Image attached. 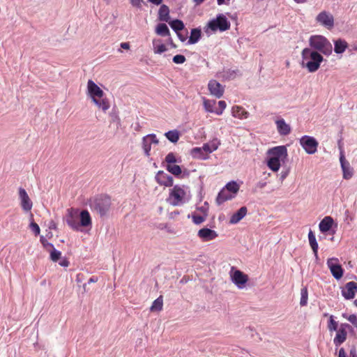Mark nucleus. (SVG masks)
Listing matches in <instances>:
<instances>
[{
    "instance_id": "nucleus-1",
    "label": "nucleus",
    "mask_w": 357,
    "mask_h": 357,
    "mask_svg": "<svg viewBox=\"0 0 357 357\" xmlns=\"http://www.w3.org/2000/svg\"><path fill=\"white\" fill-rule=\"evenodd\" d=\"M301 66L306 68L310 73L316 72L324 60V57L319 52L311 48H304L301 52Z\"/></svg>"
},
{
    "instance_id": "nucleus-2",
    "label": "nucleus",
    "mask_w": 357,
    "mask_h": 357,
    "mask_svg": "<svg viewBox=\"0 0 357 357\" xmlns=\"http://www.w3.org/2000/svg\"><path fill=\"white\" fill-rule=\"evenodd\" d=\"M268 159L267 166L273 172H278L288 156L287 149L285 146H278L268 151Z\"/></svg>"
},
{
    "instance_id": "nucleus-3",
    "label": "nucleus",
    "mask_w": 357,
    "mask_h": 357,
    "mask_svg": "<svg viewBox=\"0 0 357 357\" xmlns=\"http://www.w3.org/2000/svg\"><path fill=\"white\" fill-rule=\"evenodd\" d=\"M189 188L185 185H175L169 190L167 201L172 206H181L189 199Z\"/></svg>"
},
{
    "instance_id": "nucleus-4",
    "label": "nucleus",
    "mask_w": 357,
    "mask_h": 357,
    "mask_svg": "<svg viewBox=\"0 0 357 357\" xmlns=\"http://www.w3.org/2000/svg\"><path fill=\"white\" fill-rule=\"evenodd\" d=\"M309 44L311 48L325 55H329L332 53L333 47L331 43L323 36H312L309 39Z\"/></svg>"
},
{
    "instance_id": "nucleus-5",
    "label": "nucleus",
    "mask_w": 357,
    "mask_h": 357,
    "mask_svg": "<svg viewBox=\"0 0 357 357\" xmlns=\"http://www.w3.org/2000/svg\"><path fill=\"white\" fill-rule=\"evenodd\" d=\"M111 199L107 196L101 195L90 202L91 209L103 217L107 214L111 207Z\"/></svg>"
},
{
    "instance_id": "nucleus-6",
    "label": "nucleus",
    "mask_w": 357,
    "mask_h": 357,
    "mask_svg": "<svg viewBox=\"0 0 357 357\" xmlns=\"http://www.w3.org/2000/svg\"><path fill=\"white\" fill-rule=\"evenodd\" d=\"M230 26V22L222 14L218 15L215 19H213L208 23V28L213 32L218 30L220 31H227L229 29Z\"/></svg>"
},
{
    "instance_id": "nucleus-7",
    "label": "nucleus",
    "mask_w": 357,
    "mask_h": 357,
    "mask_svg": "<svg viewBox=\"0 0 357 357\" xmlns=\"http://www.w3.org/2000/svg\"><path fill=\"white\" fill-rule=\"evenodd\" d=\"M300 144L308 154H314L317 151L318 142L312 137L304 135L300 139Z\"/></svg>"
},
{
    "instance_id": "nucleus-8",
    "label": "nucleus",
    "mask_w": 357,
    "mask_h": 357,
    "mask_svg": "<svg viewBox=\"0 0 357 357\" xmlns=\"http://www.w3.org/2000/svg\"><path fill=\"white\" fill-rule=\"evenodd\" d=\"M230 277L231 281L238 287L239 289L245 287V284L248 281V275L245 274L239 270H236L234 266L231 267L230 271Z\"/></svg>"
},
{
    "instance_id": "nucleus-9",
    "label": "nucleus",
    "mask_w": 357,
    "mask_h": 357,
    "mask_svg": "<svg viewBox=\"0 0 357 357\" xmlns=\"http://www.w3.org/2000/svg\"><path fill=\"white\" fill-rule=\"evenodd\" d=\"M316 22L328 30H331L334 26L333 15L326 10L321 11L317 15Z\"/></svg>"
},
{
    "instance_id": "nucleus-10",
    "label": "nucleus",
    "mask_w": 357,
    "mask_h": 357,
    "mask_svg": "<svg viewBox=\"0 0 357 357\" xmlns=\"http://www.w3.org/2000/svg\"><path fill=\"white\" fill-rule=\"evenodd\" d=\"M218 142H212L210 144H204L202 147H195L192 150V155L194 158L203 159L204 158L202 156V151H205L206 153H212L213 151L217 150L218 148Z\"/></svg>"
},
{
    "instance_id": "nucleus-11",
    "label": "nucleus",
    "mask_w": 357,
    "mask_h": 357,
    "mask_svg": "<svg viewBox=\"0 0 357 357\" xmlns=\"http://www.w3.org/2000/svg\"><path fill=\"white\" fill-rule=\"evenodd\" d=\"M327 266L330 269L331 274L335 279L340 280L342 278L344 271L342 266L340 264L339 259L337 258L333 257L328 259L327 260Z\"/></svg>"
},
{
    "instance_id": "nucleus-12",
    "label": "nucleus",
    "mask_w": 357,
    "mask_h": 357,
    "mask_svg": "<svg viewBox=\"0 0 357 357\" xmlns=\"http://www.w3.org/2000/svg\"><path fill=\"white\" fill-rule=\"evenodd\" d=\"M67 211L66 220L68 225L73 230L78 231L79 229V223L77 221L79 218L78 210L70 208Z\"/></svg>"
},
{
    "instance_id": "nucleus-13",
    "label": "nucleus",
    "mask_w": 357,
    "mask_h": 357,
    "mask_svg": "<svg viewBox=\"0 0 357 357\" xmlns=\"http://www.w3.org/2000/svg\"><path fill=\"white\" fill-rule=\"evenodd\" d=\"M350 328L351 326L349 324L344 323L340 324L339 328L336 331L337 333L333 339V342L335 346L338 347L345 342L347 337V330Z\"/></svg>"
},
{
    "instance_id": "nucleus-14",
    "label": "nucleus",
    "mask_w": 357,
    "mask_h": 357,
    "mask_svg": "<svg viewBox=\"0 0 357 357\" xmlns=\"http://www.w3.org/2000/svg\"><path fill=\"white\" fill-rule=\"evenodd\" d=\"M19 197L20 199L21 207L25 212L30 211L33 206V203L29 198L26 191L22 188H19Z\"/></svg>"
},
{
    "instance_id": "nucleus-15",
    "label": "nucleus",
    "mask_w": 357,
    "mask_h": 357,
    "mask_svg": "<svg viewBox=\"0 0 357 357\" xmlns=\"http://www.w3.org/2000/svg\"><path fill=\"white\" fill-rule=\"evenodd\" d=\"M155 181L160 185L172 187L174 185L173 177L163 171H159L155 175Z\"/></svg>"
},
{
    "instance_id": "nucleus-16",
    "label": "nucleus",
    "mask_w": 357,
    "mask_h": 357,
    "mask_svg": "<svg viewBox=\"0 0 357 357\" xmlns=\"http://www.w3.org/2000/svg\"><path fill=\"white\" fill-rule=\"evenodd\" d=\"M87 92L91 98H102L105 95L103 91L91 79L87 82Z\"/></svg>"
},
{
    "instance_id": "nucleus-17",
    "label": "nucleus",
    "mask_w": 357,
    "mask_h": 357,
    "mask_svg": "<svg viewBox=\"0 0 357 357\" xmlns=\"http://www.w3.org/2000/svg\"><path fill=\"white\" fill-rule=\"evenodd\" d=\"M197 236L203 241H210L218 236L217 231L208 228H202L197 232Z\"/></svg>"
},
{
    "instance_id": "nucleus-18",
    "label": "nucleus",
    "mask_w": 357,
    "mask_h": 357,
    "mask_svg": "<svg viewBox=\"0 0 357 357\" xmlns=\"http://www.w3.org/2000/svg\"><path fill=\"white\" fill-rule=\"evenodd\" d=\"M357 291V283L355 282H347L342 290V294L346 299H352Z\"/></svg>"
},
{
    "instance_id": "nucleus-19",
    "label": "nucleus",
    "mask_w": 357,
    "mask_h": 357,
    "mask_svg": "<svg viewBox=\"0 0 357 357\" xmlns=\"http://www.w3.org/2000/svg\"><path fill=\"white\" fill-rule=\"evenodd\" d=\"M210 93L218 98L222 96L224 93V87L216 80H211L208 84Z\"/></svg>"
},
{
    "instance_id": "nucleus-20",
    "label": "nucleus",
    "mask_w": 357,
    "mask_h": 357,
    "mask_svg": "<svg viewBox=\"0 0 357 357\" xmlns=\"http://www.w3.org/2000/svg\"><path fill=\"white\" fill-rule=\"evenodd\" d=\"M277 129L280 135H287L291 132V127L286 123L284 119H279L275 121Z\"/></svg>"
},
{
    "instance_id": "nucleus-21",
    "label": "nucleus",
    "mask_w": 357,
    "mask_h": 357,
    "mask_svg": "<svg viewBox=\"0 0 357 357\" xmlns=\"http://www.w3.org/2000/svg\"><path fill=\"white\" fill-rule=\"evenodd\" d=\"M248 209L245 206L240 208L230 218L229 222L231 224H236L241 220L247 214Z\"/></svg>"
},
{
    "instance_id": "nucleus-22",
    "label": "nucleus",
    "mask_w": 357,
    "mask_h": 357,
    "mask_svg": "<svg viewBox=\"0 0 357 357\" xmlns=\"http://www.w3.org/2000/svg\"><path fill=\"white\" fill-rule=\"evenodd\" d=\"M93 102L99 108L101 109L103 112H106L110 107V104L107 98H91Z\"/></svg>"
},
{
    "instance_id": "nucleus-23",
    "label": "nucleus",
    "mask_w": 357,
    "mask_h": 357,
    "mask_svg": "<svg viewBox=\"0 0 357 357\" xmlns=\"http://www.w3.org/2000/svg\"><path fill=\"white\" fill-rule=\"evenodd\" d=\"M333 224V219L331 216H326L319 222V230L322 233L327 232L329 231Z\"/></svg>"
},
{
    "instance_id": "nucleus-24",
    "label": "nucleus",
    "mask_w": 357,
    "mask_h": 357,
    "mask_svg": "<svg viewBox=\"0 0 357 357\" xmlns=\"http://www.w3.org/2000/svg\"><path fill=\"white\" fill-rule=\"evenodd\" d=\"M233 116L240 119H245L249 116V112L241 106H234L231 109Z\"/></svg>"
},
{
    "instance_id": "nucleus-25",
    "label": "nucleus",
    "mask_w": 357,
    "mask_h": 357,
    "mask_svg": "<svg viewBox=\"0 0 357 357\" xmlns=\"http://www.w3.org/2000/svg\"><path fill=\"white\" fill-rule=\"evenodd\" d=\"M234 197V195H232L226 188H224L218 193L216 198V202L218 205H220L225 202L231 199Z\"/></svg>"
},
{
    "instance_id": "nucleus-26",
    "label": "nucleus",
    "mask_w": 357,
    "mask_h": 357,
    "mask_svg": "<svg viewBox=\"0 0 357 357\" xmlns=\"http://www.w3.org/2000/svg\"><path fill=\"white\" fill-rule=\"evenodd\" d=\"M79 217L80 218L79 227L91 226L92 224L91 218L88 211L83 210L80 212Z\"/></svg>"
},
{
    "instance_id": "nucleus-27",
    "label": "nucleus",
    "mask_w": 357,
    "mask_h": 357,
    "mask_svg": "<svg viewBox=\"0 0 357 357\" xmlns=\"http://www.w3.org/2000/svg\"><path fill=\"white\" fill-rule=\"evenodd\" d=\"M340 163L343 170V178L345 179H349L353 175L351 169L350 168L349 164L346 162L343 156L340 157Z\"/></svg>"
},
{
    "instance_id": "nucleus-28",
    "label": "nucleus",
    "mask_w": 357,
    "mask_h": 357,
    "mask_svg": "<svg viewBox=\"0 0 357 357\" xmlns=\"http://www.w3.org/2000/svg\"><path fill=\"white\" fill-rule=\"evenodd\" d=\"M308 240L310 245L313 251L314 257L316 259H318V243L316 240V237L313 231L310 229L308 233Z\"/></svg>"
},
{
    "instance_id": "nucleus-29",
    "label": "nucleus",
    "mask_w": 357,
    "mask_h": 357,
    "mask_svg": "<svg viewBox=\"0 0 357 357\" xmlns=\"http://www.w3.org/2000/svg\"><path fill=\"white\" fill-rule=\"evenodd\" d=\"M158 18L160 21L169 22V7L162 4L158 11Z\"/></svg>"
},
{
    "instance_id": "nucleus-30",
    "label": "nucleus",
    "mask_w": 357,
    "mask_h": 357,
    "mask_svg": "<svg viewBox=\"0 0 357 357\" xmlns=\"http://www.w3.org/2000/svg\"><path fill=\"white\" fill-rule=\"evenodd\" d=\"M334 51L337 54L343 53L348 47V43L344 40L338 39L334 42Z\"/></svg>"
},
{
    "instance_id": "nucleus-31",
    "label": "nucleus",
    "mask_w": 357,
    "mask_h": 357,
    "mask_svg": "<svg viewBox=\"0 0 357 357\" xmlns=\"http://www.w3.org/2000/svg\"><path fill=\"white\" fill-rule=\"evenodd\" d=\"M166 169L173 174L174 176L178 177V178H183V176H181L182 174V169L181 167L178 165L174 164V165H167Z\"/></svg>"
},
{
    "instance_id": "nucleus-32",
    "label": "nucleus",
    "mask_w": 357,
    "mask_h": 357,
    "mask_svg": "<svg viewBox=\"0 0 357 357\" xmlns=\"http://www.w3.org/2000/svg\"><path fill=\"white\" fill-rule=\"evenodd\" d=\"M153 52L155 54H162L167 51L166 46L161 43L160 40H153Z\"/></svg>"
},
{
    "instance_id": "nucleus-33",
    "label": "nucleus",
    "mask_w": 357,
    "mask_h": 357,
    "mask_svg": "<svg viewBox=\"0 0 357 357\" xmlns=\"http://www.w3.org/2000/svg\"><path fill=\"white\" fill-rule=\"evenodd\" d=\"M163 307V297L162 296H160L157 299H155L151 306V311L155 312L158 311L160 312L162 310Z\"/></svg>"
},
{
    "instance_id": "nucleus-34",
    "label": "nucleus",
    "mask_w": 357,
    "mask_h": 357,
    "mask_svg": "<svg viewBox=\"0 0 357 357\" xmlns=\"http://www.w3.org/2000/svg\"><path fill=\"white\" fill-rule=\"evenodd\" d=\"M201 38V31L198 29L191 30L190 36L188 40L189 44H195L199 41Z\"/></svg>"
},
{
    "instance_id": "nucleus-35",
    "label": "nucleus",
    "mask_w": 357,
    "mask_h": 357,
    "mask_svg": "<svg viewBox=\"0 0 357 357\" xmlns=\"http://www.w3.org/2000/svg\"><path fill=\"white\" fill-rule=\"evenodd\" d=\"M165 135L171 142L173 143L177 142L180 137L179 132L177 130L168 131L165 134Z\"/></svg>"
},
{
    "instance_id": "nucleus-36",
    "label": "nucleus",
    "mask_w": 357,
    "mask_h": 357,
    "mask_svg": "<svg viewBox=\"0 0 357 357\" xmlns=\"http://www.w3.org/2000/svg\"><path fill=\"white\" fill-rule=\"evenodd\" d=\"M155 32L158 35L162 36H167L169 35V30L165 24H159L155 29Z\"/></svg>"
},
{
    "instance_id": "nucleus-37",
    "label": "nucleus",
    "mask_w": 357,
    "mask_h": 357,
    "mask_svg": "<svg viewBox=\"0 0 357 357\" xmlns=\"http://www.w3.org/2000/svg\"><path fill=\"white\" fill-rule=\"evenodd\" d=\"M171 28L174 30L176 33L184 29V24L180 20H174L169 22Z\"/></svg>"
},
{
    "instance_id": "nucleus-38",
    "label": "nucleus",
    "mask_w": 357,
    "mask_h": 357,
    "mask_svg": "<svg viewBox=\"0 0 357 357\" xmlns=\"http://www.w3.org/2000/svg\"><path fill=\"white\" fill-rule=\"evenodd\" d=\"M225 188H226L230 193L236 195L239 190V185L235 181L228 183Z\"/></svg>"
},
{
    "instance_id": "nucleus-39",
    "label": "nucleus",
    "mask_w": 357,
    "mask_h": 357,
    "mask_svg": "<svg viewBox=\"0 0 357 357\" xmlns=\"http://www.w3.org/2000/svg\"><path fill=\"white\" fill-rule=\"evenodd\" d=\"M142 146L144 151V153L146 156L150 155V151L151 149V142H149L148 137H144L142 140Z\"/></svg>"
},
{
    "instance_id": "nucleus-40",
    "label": "nucleus",
    "mask_w": 357,
    "mask_h": 357,
    "mask_svg": "<svg viewBox=\"0 0 357 357\" xmlns=\"http://www.w3.org/2000/svg\"><path fill=\"white\" fill-rule=\"evenodd\" d=\"M215 104V100L204 99V102H203L204 107L205 110L208 112H215L213 109V107H214Z\"/></svg>"
},
{
    "instance_id": "nucleus-41",
    "label": "nucleus",
    "mask_w": 357,
    "mask_h": 357,
    "mask_svg": "<svg viewBox=\"0 0 357 357\" xmlns=\"http://www.w3.org/2000/svg\"><path fill=\"white\" fill-rule=\"evenodd\" d=\"M165 160L167 162V165H174L178 162L175 153L172 152L169 153L166 155Z\"/></svg>"
},
{
    "instance_id": "nucleus-42",
    "label": "nucleus",
    "mask_w": 357,
    "mask_h": 357,
    "mask_svg": "<svg viewBox=\"0 0 357 357\" xmlns=\"http://www.w3.org/2000/svg\"><path fill=\"white\" fill-rule=\"evenodd\" d=\"M338 323L334 320V317L333 315H331L329 317V321L328 323V329L329 331H337L338 328Z\"/></svg>"
},
{
    "instance_id": "nucleus-43",
    "label": "nucleus",
    "mask_w": 357,
    "mask_h": 357,
    "mask_svg": "<svg viewBox=\"0 0 357 357\" xmlns=\"http://www.w3.org/2000/svg\"><path fill=\"white\" fill-rule=\"evenodd\" d=\"M301 301H300V305L301 306H305L307 303V299H308V293L307 288H303L301 289Z\"/></svg>"
},
{
    "instance_id": "nucleus-44",
    "label": "nucleus",
    "mask_w": 357,
    "mask_h": 357,
    "mask_svg": "<svg viewBox=\"0 0 357 357\" xmlns=\"http://www.w3.org/2000/svg\"><path fill=\"white\" fill-rule=\"evenodd\" d=\"M50 259L52 261H57L61 256V252L59 250H56L54 248L50 250Z\"/></svg>"
},
{
    "instance_id": "nucleus-45",
    "label": "nucleus",
    "mask_w": 357,
    "mask_h": 357,
    "mask_svg": "<svg viewBox=\"0 0 357 357\" xmlns=\"http://www.w3.org/2000/svg\"><path fill=\"white\" fill-rule=\"evenodd\" d=\"M40 243H42L43 248L47 250L50 251L52 250L54 247V245L50 242L47 239H45L43 236L40 237Z\"/></svg>"
},
{
    "instance_id": "nucleus-46",
    "label": "nucleus",
    "mask_w": 357,
    "mask_h": 357,
    "mask_svg": "<svg viewBox=\"0 0 357 357\" xmlns=\"http://www.w3.org/2000/svg\"><path fill=\"white\" fill-rule=\"evenodd\" d=\"M342 317L357 327V316L356 314H350L347 316L346 314H342Z\"/></svg>"
},
{
    "instance_id": "nucleus-47",
    "label": "nucleus",
    "mask_w": 357,
    "mask_h": 357,
    "mask_svg": "<svg viewBox=\"0 0 357 357\" xmlns=\"http://www.w3.org/2000/svg\"><path fill=\"white\" fill-rule=\"evenodd\" d=\"M172 60H173V62L175 63L182 64L186 61V59L183 55L177 54L173 57Z\"/></svg>"
},
{
    "instance_id": "nucleus-48",
    "label": "nucleus",
    "mask_w": 357,
    "mask_h": 357,
    "mask_svg": "<svg viewBox=\"0 0 357 357\" xmlns=\"http://www.w3.org/2000/svg\"><path fill=\"white\" fill-rule=\"evenodd\" d=\"M218 106L220 107V109L215 110V113L218 115H221L222 114L224 109L226 108L227 104H226L225 101L220 100L218 102Z\"/></svg>"
},
{
    "instance_id": "nucleus-49",
    "label": "nucleus",
    "mask_w": 357,
    "mask_h": 357,
    "mask_svg": "<svg viewBox=\"0 0 357 357\" xmlns=\"http://www.w3.org/2000/svg\"><path fill=\"white\" fill-rule=\"evenodd\" d=\"M192 221L196 225H199L205 221V218L200 215H193Z\"/></svg>"
},
{
    "instance_id": "nucleus-50",
    "label": "nucleus",
    "mask_w": 357,
    "mask_h": 357,
    "mask_svg": "<svg viewBox=\"0 0 357 357\" xmlns=\"http://www.w3.org/2000/svg\"><path fill=\"white\" fill-rule=\"evenodd\" d=\"M30 227L31 228L32 231L35 233L36 235L40 234V229L37 223L32 222L30 224Z\"/></svg>"
},
{
    "instance_id": "nucleus-51",
    "label": "nucleus",
    "mask_w": 357,
    "mask_h": 357,
    "mask_svg": "<svg viewBox=\"0 0 357 357\" xmlns=\"http://www.w3.org/2000/svg\"><path fill=\"white\" fill-rule=\"evenodd\" d=\"M146 137L149 138V142H151V144H158L159 142L155 135L154 134L148 135Z\"/></svg>"
},
{
    "instance_id": "nucleus-52",
    "label": "nucleus",
    "mask_w": 357,
    "mask_h": 357,
    "mask_svg": "<svg viewBox=\"0 0 357 357\" xmlns=\"http://www.w3.org/2000/svg\"><path fill=\"white\" fill-rule=\"evenodd\" d=\"M130 3L136 8H141L143 0H130Z\"/></svg>"
},
{
    "instance_id": "nucleus-53",
    "label": "nucleus",
    "mask_w": 357,
    "mask_h": 357,
    "mask_svg": "<svg viewBox=\"0 0 357 357\" xmlns=\"http://www.w3.org/2000/svg\"><path fill=\"white\" fill-rule=\"evenodd\" d=\"M70 264V262L69 261L64 258L60 262H59V265L61 266H63V267H68Z\"/></svg>"
},
{
    "instance_id": "nucleus-54",
    "label": "nucleus",
    "mask_w": 357,
    "mask_h": 357,
    "mask_svg": "<svg viewBox=\"0 0 357 357\" xmlns=\"http://www.w3.org/2000/svg\"><path fill=\"white\" fill-rule=\"evenodd\" d=\"M49 228L50 229H56V224L55 222H54L53 220H52L50 222V225H49Z\"/></svg>"
},
{
    "instance_id": "nucleus-55",
    "label": "nucleus",
    "mask_w": 357,
    "mask_h": 357,
    "mask_svg": "<svg viewBox=\"0 0 357 357\" xmlns=\"http://www.w3.org/2000/svg\"><path fill=\"white\" fill-rule=\"evenodd\" d=\"M338 357H347L346 352L343 348L340 349Z\"/></svg>"
},
{
    "instance_id": "nucleus-56",
    "label": "nucleus",
    "mask_w": 357,
    "mask_h": 357,
    "mask_svg": "<svg viewBox=\"0 0 357 357\" xmlns=\"http://www.w3.org/2000/svg\"><path fill=\"white\" fill-rule=\"evenodd\" d=\"M121 47L124 50H129L130 49V44L128 43H121Z\"/></svg>"
},
{
    "instance_id": "nucleus-57",
    "label": "nucleus",
    "mask_w": 357,
    "mask_h": 357,
    "mask_svg": "<svg viewBox=\"0 0 357 357\" xmlns=\"http://www.w3.org/2000/svg\"><path fill=\"white\" fill-rule=\"evenodd\" d=\"M177 35H178V37L179 38V39L182 42L185 41L187 38V33H185V36H183L181 33H177Z\"/></svg>"
},
{
    "instance_id": "nucleus-58",
    "label": "nucleus",
    "mask_w": 357,
    "mask_h": 357,
    "mask_svg": "<svg viewBox=\"0 0 357 357\" xmlns=\"http://www.w3.org/2000/svg\"><path fill=\"white\" fill-rule=\"evenodd\" d=\"M151 3L155 4V5H160L162 2L163 0H148Z\"/></svg>"
},
{
    "instance_id": "nucleus-59",
    "label": "nucleus",
    "mask_w": 357,
    "mask_h": 357,
    "mask_svg": "<svg viewBox=\"0 0 357 357\" xmlns=\"http://www.w3.org/2000/svg\"><path fill=\"white\" fill-rule=\"evenodd\" d=\"M350 355L351 357H357V353L355 349L350 351Z\"/></svg>"
},
{
    "instance_id": "nucleus-60",
    "label": "nucleus",
    "mask_w": 357,
    "mask_h": 357,
    "mask_svg": "<svg viewBox=\"0 0 357 357\" xmlns=\"http://www.w3.org/2000/svg\"><path fill=\"white\" fill-rule=\"evenodd\" d=\"M205 0H193L196 5H199L203 3Z\"/></svg>"
},
{
    "instance_id": "nucleus-61",
    "label": "nucleus",
    "mask_w": 357,
    "mask_h": 357,
    "mask_svg": "<svg viewBox=\"0 0 357 357\" xmlns=\"http://www.w3.org/2000/svg\"><path fill=\"white\" fill-rule=\"evenodd\" d=\"M97 282V278H91L89 281V282Z\"/></svg>"
},
{
    "instance_id": "nucleus-62",
    "label": "nucleus",
    "mask_w": 357,
    "mask_h": 357,
    "mask_svg": "<svg viewBox=\"0 0 357 357\" xmlns=\"http://www.w3.org/2000/svg\"><path fill=\"white\" fill-rule=\"evenodd\" d=\"M218 5H222L225 3V0H217Z\"/></svg>"
},
{
    "instance_id": "nucleus-63",
    "label": "nucleus",
    "mask_w": 357,
    "mask_h": 357,
    "mask_svg": "<svg viewBox=\"0 0 357 357\" xmlns=\"http://www.w3.org/2000/svg\"><path fill=\"white\" fill-rule=\"evenodd\" d=\"M294 1L298 3H305L306 1V0H294Z\"/></svg>"
},
{
    "instance_id": "nucleus-64",
    "label": "nucleus",
    "mask_w": 357,
    "mask_h": 357,
    "mask_svg": "<svg viewBox=\"0 0 357 357\" xmlns=\"http://www.w3.org/2000/svg\"><path fill=\"white\" fill-rule=\"evenodd\" d=\"M265 185H266V183H260L259 186H260V188H263L265 186Z\"/></svg>"
}]
</instances>
